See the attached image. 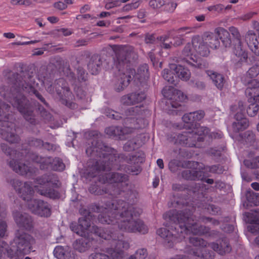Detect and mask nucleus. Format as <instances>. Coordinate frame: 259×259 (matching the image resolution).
Returning a JSON list of instances; mask_svg holds the SVG:
<instances>
[{
    "instance_id": "obj_38",
    "label": "nucleus",
    "mask_w": 259,
    "mask_h": 259,
    "mask_svg": "<svg viewBox=\"0 0 259 259\" xmlns=\"http://www.w3.org/2000/svg\"><path fill=\"white\" fill-rule=\"evenodd\" d=\"M259 74V66L254 65L251 67L247 72L246 75L243 77L249 79H253Z\"/></svg>"
},
{
    "instance_id": "obj_6",
    "label": "nucleus",
    "mask_w": 259,
    "mask_h": 259,
    "mask_svg": "<svg viewBox=\"0 0 259 259\" xmlns=\"http://www.w3.org/2000/svg\"><path fill=\"white\" fill-rule=\"evenodd\" d=\"M122 234L116 231L115 235L111 238L114 240L112 247L105 250L98 251L92 253L89 259H123V249H127L130 247L129 243L122 240ZM126 259H135V256L130 255Z\"/></svg>"
},
{
    "instance_id": "obj_11",
    "label": "nucleus",
    "mask_w": 259,
    "mask_h": 259,
    "mask_svg": "<svg viewBox=\"0 0 259 259\" xmlns=\"http://www.w3.org/2000/svg\"><path fill=\"white\" fill-rule=\"evenodd\" d=\"M229 32L223 28L215 29V33L206 32L203 34V40L207 46L212 49H217L220 46L219 37L226 48L229 47L231 40L229 38Z\"/></svg>"
},
{
    "instance_id": "obj_29",
    "label": "nucleus",
    "mask_w": 259,
    "mask_h": 259,
    "mask_svg": "<svg viewBox=\"0 0 259 259\" xmlns=\"http://www.w3.org/2000/svg\"><path fill=\"white\" fill-rule=\"evenodd\" d=\"M90 246L89 239L84 237L76 239L73 244L74 249L80 252L85 251Z\"/></svg>"
},
{
    "instance_id": "obj_58",
    "label": "nucleus",
    "mask_w": 259,
    "mask_h": 259,
    "mask_svg": "<svg viewBox=\"0 0 259 259\" xmlns=\"http://www.w3.org/2000/svg\"><path fill=\"white\" fill-rule=\"evenodd\" d=\"M168 165L169 169L172 172H175L179 166V162L177 160H172L169 162Z\"/></svg>"
},
{
    "instance_id": "obj_45",
    "label": "nucleus",
    "mask_w": 259,
    "mask_h": 259,
    "mask_svg": "<svg viewBox=\"0 0 259 259\" xmlns=\"http://www.w3.org/2000/svg\"><path fill=\"white\" fill-rule=\"evenodd\" d=\"M141 106H134V107H130L128 109H126L125 111V115L126 116H131L134 115L136 114H139L141 112L140 109Z\"/></svg>"
},
{
    "instance_id": "obj_10",
    "label": "nucleus",
    "mask_w": 259,
    "mask_h": 259,
    "mask_svg": "<svg viewBox=\"0 0 259 259\" xmlns=\"http://www.w3.org/2000/svg\"><path fill=\"white\" fill-rule=\"evenodd\" d=\"M10 109V106L8 105L0 103V117H2L0 119V126L2 127H0V133L6 141L10 143H15L18 141L19 138L13 132L14 124L6 120L3 122L1 121L3 117L8 119L7 115Z\"/></svg>"
},
{
    "instance_id": "obj_57",
    "label": "nucleus",
    "mask_w": 259,
    "mask_h": 259,
    "mask_svg": "<svg viewBox=\"0 0 259 259\" xmlns=\"http://www.w3.org/2000/svg\"><path fill=\"white\" fill-rule=\"evenodd\" d=\"M134 132V130L132 128L128 127H124L123 128L120 127L119 138H121L122 136L128 135Z\"/></svg>"
},
{
    "instance_id": "obj_27",
    "label": "nucleus",
    "mask_w": 259,
    "mask_h": 259,
    "mask_svg": "<svg viewBox=\"0 0 259 259\" xmlns=\"http://www.w3.org/2000/svg\"><path fill=\"white\" fill-rule=\"evenodd\" d=\"M242 81L244 84L247 85L245 94L246 96L252 97L253 90L259 88V81L255 79H249L246 77H242Z\"/></svg>"
},
{
    "instance_id": "obj_50",
    "label": "nucleus",
    "mask_w": 259,
    "mask_h": 259,
    "mask_svg": "<svg viewBox=\"0 0 259 259\" xmlns=\"http://www.w3.org/2000/svg\"><path fill=\"white\" fill-rule=\"evenodd\" d=\"M229 30L231 34L235 37V41L241 40V36L238 29L234 26L229 27Z\"/></svg>"
},
{
    "instance_id": "obj_35",
    "label": "nucleus",
    "mask_w": 259,
    "mask_h": 259,
    "mask_svg": "<svg viewBox=\"0 0 259 259\" xmlns=\"http://www.w3.org/2000/svg\"><path fill=\"white\" fill-rule=\"evenodd\" d=\"M246 197L248 202L255 205H259V194L254 193L251 190L247 191Z\"/></svg>"
},
{
    "instance_id": "obj_34",
    "label": "nucleus",
    "mask_w": 259,
    "mask_h": 259,
    "mask_svg": "<svg viewBox=\"0 0 259 259\" xmlns=\"http://www.w3.org/2000/svg\"><path fill=\"white\" fill-rule=\"evenodd\" d=\"M254 103L250 104L247 108V113L250 116H254L258 110L259 95L253 98Z\"/></svg>"
},
{
    "instance_id": "obj_3",
    "label": "nucleus",
    "mask_w": 259,
    "mask_h": 259,
    "mask_svg": "<svg viewBox=\"0 0 259 259\" xmlns=\"http://www.w3.org/2000/svg\"><path fill=\"white\" fill-rule=\"evenodd\" d=\"M30 82H26L24 80L25 84L22 81L15 83L11 87L10 92L5 87L0 88V94L5 99L9 100L14 107L16 108L19 112L24 116L26 120L31 124L35 123V118L33 114V107L29 102L22 94L21 90L26 92L33 91L35 82L29 78Z\"/></svg>"
},
{
    "instance_id": "obj_55",
    "label": "nucleus",
    "mask_w": 259,
    "mask_h": 259,
    "mask_svg": "<svg viewBox=\"0 0 259 259\" xmlns=\"http://www.w3.org/2000/svg\"><path fill=\"white\" fill-rule=\"evenodd\" d=\"M36 144H34L35 146H39L40 145H42V146L45 148L47 149L48 150H53V146L52 145H51L49 143H44L42 141L40 140H36L35 141Z\"/></svg>"
},
{
    "instance_id": "obj_18",
    "label": "nucleus",
    "mask_w": 259,
    "mask_h": 259,
    "mask_svg": "<svg viewBox=\"0 0 259 259\" xmlns=\"http://www.w3.org/2000/svg\"><path fill=\"white\" fill-rule=\"evenodd\" d=\"M193 135L190 132H185L174 136L171 142L175 144L186 145L189 147L196 146L195 140H193Z\"/></svg>"
},
{
    "instance_id": "obj_33",
    "label": "nucleus",
    "mask_w": 259,
    "mask_h": 259,
    "mask_svg": "<svg viewBox=\"0 0 259 259\" xmlns=\"http://www.w3.org/2000/svg\"><path fill=\"white\" fill-rule=\"evenodd\" d=\"M54 256L58 259H67L70 256V251L68 247L56 246L54 250Z\"/></svg>"
},
{
    "instance_id": "obj_64",
    "label": "nucleus",
    "mask_w": 259,
    "mask_h": 259,
    "mask_svg": "<svg viewBox=\"0 0 259 259\" xmlns=\"http://www.w3.org/2000/svg\"><path fill=\"white\" fill-rule=\"evenodd\" d=\"M155 37L153 35H147L145 37L146 44H152L155 41Z\"/></svg>"
},
{
    "instance_id": "obj_46",
    "label": "nucleus",
    "mask_w": 259,
    "mask_h": 259,
    "mask_svg": "<svg viewBox=\"0 0 259 259\" xmlns=\"http://www.w3.org/2000/svg\"><path fill=\"white\" fill-rule=\"evenodd\" d=\"M1 148L6 154L10 155L15 154V158L19 157V153H17L15 151L11 149L6 144H2L1 145Z\"/></svg>"
},
{
    "instance_id": "obj_32",
    "label": "nucleus",
    "mask_w": 259,
    "mask_h": 259,
    "mask_svg": "<svg viewBox=\"0 0 259 259\" xmlns=\"http://www.w3.org/2000/svg\"><path fill=\"white\" fill-rule=\"evenodd\" d=\"M233 52L240 58L241 61H245L247 58V53L243 48L241 40L235 41L233 47Z\"/></svg>"
},
{
    "instance_id": "obj_22",
    "label": "nucleus",
    "mask_w": 259,
    "mask_h": 259,
    "mask_svg": "<svg viewBox=\"0 0 259 259\" xmlns=\"http://www.w3.org/2000/svg\"><path fill=\"white\" fill-rule=\"evenodd\" d=\"M9 165L16 172L22 175L29 173L31 174L35 172V168L26 165L25 164L18 161L17 159H13L9 162Z\"/></svg>"
},
{
    "instance_id": "obj_9",
    "label": "nucleus",
    "mask_w": 259,
    "mask_h": 259,
    "mask_svg": "<svg viewBox=\"0 0 259 259\" xmlns=\"http://www.w3.org/2000/svg\"><path fill=\"white\" fill-rule=\"evenodd\" d=\"M148 68L146 64L140 66L136 73L133 69L127 70L125 72L120 75V78L115 84V89L116 91L120 92L128 85L132 78L141 81L148 78Z\"/></svg>"
},
{
    "instance_id": "obj_53",
    "label": "nucleus",
    "mask_w": 259,
    "mask_h": 259,
    "mask_svg": "<svg viewBox=\"0 0 259 259\" xmlns=\"http://www.w3.org/2000/svg\"><path fill=\"white\" fill-rule=\"evenodd\" d=\"M191 114H193L194 122L200 120L204 116V112L202 110L191 112Z\"/></svg>"
},
{
    "instance_id": "obj_17",
    "label": "nucleus",
    "mask_w": 259,
    "mask_h": 259,
    "mask_svg": "<svg viewBox=\"0 0 259 259\" xmlns=\"http://www.w3.org/2000/svg\"><path fill=\"white\" fill-rule=\"evenodd\" d=\"M239 111L235 115V121L232 123V129L234 132L238 133L245 130L249 125V121L242 113L243 109V103L239 102Z\"/></svg>"
},
{
    "instance_id": "obj_25",
    "label": "nucleus",
    "mask_w": 259,
    "mask_h": 259,
    "mask_svg": "<svg viewBox=\"0 0 259 259\" xmlns=\"http://www.w3.org/2000/svg\"><path fill=\"white\" fill-rule=\"evenodd\" d=\"M206 72L216 87L218 89L222 90L225 83L224 76L212 70H207Z\"/></svg>"
},
{
    "instance_id": "obj_31",
    "label": "nucleus",
    "mask_w": 259,
    "mask_h": 259,
    "mask_svg": "<svg viewBox=\"0 0 259 259\" xmlns=\"http://www.w3.org/2000/svg\"><path fill=\"white\" fill-rule=\"evenodd\" d=\"M209 132V130L206 127L204 126H198L196 127L192 132H190L191 134L193 135V140H195L198 141H202L204 140V138L207 136Z\"/></svg>"
},
{
    "instance_id": "obj_52",
    "label": "nucleus",
    "mask_w": 259,
    "mask_h": 259,
    "mask_svg": "<svg viewBox=\"0 0 259 259\" xmlns=\"http://www.w3.org/2000/svg\"><path fill=\"white\" fill-rule=\"evenodd\" d=\"M245 140L246 143H251L255 140V135L252 131H248L244 133Z\"/></svg>"
},
{
    "instance_id": "obj_14",
    "label": "nucleus",
    "mask_w": 259,
    "mask_h": 259,
    "mask_svg": "<svg viewBox=\"0 0 259 259\" xmlns=\"http://www.w3.org/2000/svg\"><path fill=\"white\" fill-rule=\"evenodd\" d=\"M116 53L117 61L119 65H123L132 60L136 58L137 54L131 46L111 47Z\"/></svg>"
},
{
    "instance_id": "obj_13",
    "label": "nucleus",
    "mask_w": 259,
    "mask_h": 259,
    "mask_svg": "<svg viewBox=\"0 0 259 259\" xmlns=\"http://www.w3.org/2000/svg\"><path fill=\"white\" fill-rule=\"evenodd\" d=\"M109 149L108 147H105V149L101 153L103 159L99 160L96 162V165L94 166V169H96L94 172L91 174L93 177L97 176L101 171H105L106 169L109 170L112 168H114L113 160H116V156L114 154H107L105 152L108 151Z\"/></svg>"
},
{
    "instance_id": "obj_20",
    "label": "nucleus",
    "mask_w": 259,
    "mask_h": 259,
    "mask_svg": "<svg viewBox=\"0 0 259 259\" xmlns=\"http://www.w3.org/2000/svg\"><path fill=\"white\" fill-rule=\"evenodd\" d=\"M14 218L16 223L20 228L30 229L32 227V219L26 213L16 212L14 214Z\"/></svg>"
},
{
    "instance_id": "obj_60",
    "label": "nucleus",
    "mask_w": 259,
    "mask_h": 259,
    "mask_svg": "<svg viewBox=\"0 0 259 259\" xmlns=\"http://www.w3.org/2000/svg\"><path fill=\"white\" fill-rule=\"evenodd\" d=\"M255 14H256V13L255 12H248L246 14L241 15L238 18L239 19L243 21H246L251 19Z\"/></svg>"
},
{
    "instance_id": "obj_26",
    "label": "nucleus",
    "mask_w": 259,
    "mask_h": 259,
    "mask_svg": "<svg viewBox=\"0 0 259 259\" xmlns=\"http://www.w3.org/2000/svg\"><path fill=\"white\" fill-rule=\"evenodd\" d=\"M102 64L101 57L94 55L92 57L88 65V69L92 74H96L99 71Z\"/></svg>"
},
{
    "instance_id": "obj_59",
    "label": "nucleus",
    "mask_w": 259,
    "mask_h": 259,
    "mask_svg": "<svg viewBox=\"0 0 259 259\" xmlns=\"http://www.w3.org/2000/svg\"><path fill=\"white\" fill-rule=\"evenodd\" d=\"M192 115L193 114H191V112L185 114L182 117L183 121L187 123H192L194 122V119H193Z\"/></svg>"
},
{
    "instance_id": "obj_23",
    "label": "nucleus",
    "mask_w": 259,
    "mask_h": 259,
    "mask_svg": "<svg viewBox=\"0 0 259 259\" xmlns=\"http://www.w3.org/2000/svg\"><path fill=\"white\" fill-rule=\"evenodd\" d=\"M146 96L143 92L133 93L124 96L121 98V103L125 105H131L141 103L145 100Z\"/></svg>"
},
{
    "instance_id": "obj_30",
    "label": "nucleus",
    "mask_w": 259,
    "mask_h": 259,
    "mask_svg": "<svg viewBox=\"0 0 259 259\" xmlns=\"http://www.w3.org/2000/svg\"><path fill=\"white\" fill-rule=\"evenodd\" d=\"M31 158L33 161L39 164L41 169L51 168L52 158L50 157H42L33 154L31 156Z\"/></svg>"
},
{
    "instance_id": "obj_28",
    "label": "nucleus",
    "mask_w": 259,
    "mask_h": 259,
    "mask_svg": "<svg viewBox=\"0 0 259 259\" xmlns=\"http://www.w3.org/2000/svg\"><path fill=\"white\" fill-rule=\"evenodd\" d=\"M183 178L188 180H202L204 177L203 172L200 170L186 169L182 172Z\"/></svg>"
},
{
    "instance_id": "obj_40",
    "label": "nucleus",
    "mask_w": 259,
    "mask_h": 259,
    "mask_svg": "<svg viewBox=\"0 0 259 259\" xmlns=\"http://www.w3.org/2000/svg\"><path fill=\"white\" fill-rule=\"evenodd\" d=\"M132 255L135 256V259H145L148 256V252L146 248H141L138 249L135 253Z\"/></svg>"
},
{
    "instance_id": "obj_12",
    "label": "nucleus",
    "mask_w": 259,
    "mask_h": 259,
    "mask_svg": "<svg viewBox=\"0 0 259 259\" xmlns=\"http://www.w3.org/2000/svg\"><path fill=\"white\" fill-rule=\"evenodd\" d=\"M54 176L45 175L36 179L34 187L40 195L55 199L59 197L58 192L54 189L49 188L51 185L56 184L54 182Z\"/></svg>"
},
{
    "instance_id": "obj_1",
    "label": "nucleus",
    "mask_w": 259,
    "mask_h": 259,
    "mask_svg": "<svg viewBox=\"0 0 259 259\" xmlns=\"http://www.w3.org/2000/svg\"><path fill=\"white\" fill-rule=\"evenodd\" d=\"M193 207L186 206L182 210H174L163 215L164 219L171 224V232L166 228H160L156 233L164 241V245L168 248L174 246L177 242L189 238V242L193 245V254L205 259H212L214 253L212 251L207 252V242L203 239L196 236L188 237L190 233L196 235H203L208 233V227L200 226L193 220L192 212Z\"/></svg>"
},
{
    "instance_id": "obj_2",
    "label": "nucleus",
    "mask_w": 259,
    "mask_h": 259,
    "mask_svg": "<svg viewBox=\"0 0 259 259\" xmlns=\"http://www.w3.org/2000/svg\"><path fill=\"white\" fill-rule=\"evenodd\" d=\"M96 209L100 213L98 221L102 224L117 226L121 231L125 232H139L143 234L148 232V227L143 222L134 218L140 214L142 210L123 201L102 203L96 207Z\"/></svg>"
},
{
    "instance_id": "obj_24",
    "label": "nucleus",
    "mask_w": 259,
    "mask_h": 259,
    "mask_svg": "<svg viewBox=\"0 0 259 259\" xmlns=\"http://www.w3.org/2000/svg\"><path fill=\"white\" fill-rule=\"evenodd\" d=\"M171 69L174 70L176 74V77L183 80H188L190 77L191 73L190 71L183 66L172 64L170 67Z\"/></svg>"
},
{
    "instance_id": "obj_15",
    "label": "nucleus",
    "mask_w": 259,
    "mask_h": 259,
    "mask_svg": "<svg viewBox=\"0 0 259 259\" xmlns=\"http://www.w3.org/2000/svg\"><path fill=\"white\" fill-rule=\"evenodd\" d=\"M47 88L48 91L51 93L54 92V88H55L56 92L62 100H67L71 99L72 94L70 92L67 82L63 78L58 79L53 88L52 85Z\"/></svg>"
},
{
    "instance_id": "obj_8",
    "label": "nucleus",
    "mask_w": 259,
    "mask_h": 259,
    "mask_svg": "<svg viewBox=\"0 0 259 259\" xmlns=\"http://www.w3.org/2000/svg\"><path fill=\"white\" fill-rule=\"evenodd\" d=\"M80 214L83 216L78 220V225L76 223H72L70 225V228L72 231L76 234L82 236L85 231L89 230L91 233L103 238L105 240H110L115 235V232L107 233L103 229L98 228L96 226H91V221L92 219V216L90 212L88 210L81 208L79 210Z\"/></svg>"
},
{
    "instance_id": "obj_61",
    "label": "nucleus",
    "mask_w": 259,
    "mask_h": 259,
    "mask_svg": "<svg viewBox=\"0 0 259 259\" xmlns=\"http://www.w3.org/2000/svg\"><path fill=\"white\" fill-rule=\"evenodd\" d=\"M248 230L252 233H255L259 231V225L252 224L248 227Z\"/></svg>"
},
{
    "instance_id": "obj_36",
    "label": "nucleus",
    "mask_w": 259,
    "mask_h": 259,
    "mask_svg": "<svg viewBox=\"0 0 259 259\" xmlns=\"http://www.w3.org/2000/svg\"><path fill=\"white\" fill-rule=\"evenodd\" d=\"M163 78L168 82L171 84H175L177 79L176 76H175L174 72L168 69H164L162 71Z\"/></svg>"
},
{
    "instance_id": "obj_4",
    "label": "nucleus",
    "mask_w": 259,
    "mask_h": 259,
    "mask_svg": "<svg viewBox=\"0 0 259 259\" xmlns=\"http://www.w3.org/2000/svg\"><path fill=\"white\" fill-rule=\"evenodd\" d=\"M12 185L23 199L27 201L28 208L33 213L44 217L51 215L50 207L47 202L31 199L34 193L31 184L28 182L22 183L19 180H14L12 181Z\"/></svg>"
},
{
    "instance_id": "obj_41",
    "label": "nucleus",
    "mask_w": 259,
    "mask_h": 259,
    "mask_svg": "<svg viewBox=\"0 0 259 259\" xmlns=\"http://www.w3.org/2000/svg\"><path fill=\"white\" fill-rule=\"evenodd\" d=\"M119 127L116 126H111L108 128H106L105 130V132L107 135L109 136L113 137H119Z\"/></svg>"
},
{
    "instance_id": "obj_44",
    "label": "nucleus",
    "mask_w": 259,
    "mask_h": 259,
    "mask_svg": "<svg viewBox=\"0 0 259 259\" xmlns=\"http://www.w3.org/2000/svg\"><path fill=\"white\" fill-rule=\"evenodd\" d=\"M149 5L150 7L153 9L160 8L164 5L166 0H148Z\"/></svg>"
},
{
    "instance_id": "obj_49",
    "label": "nucleus",
    "mask_w": 259,
    "mask_h": 259,
    "mask_svg": "<svg viewBox=\"0 0 259 259\" xmlns=\"http://www.w3.org/2000/svg\"><path fill=\"white\" fill-rule=\"evenodd\" d=\"M168 90H170L171 92L174 93V99L177 100L176 96H178V98L179 101H184L186 100V96L181 91H174V92L173 89H170L169 88H168Z\"/></svg>"
},
{
    "instance_id": "obj_7",
    "label": "nucleus",
    "mask_w": 259,
    "mask_h": 259,
    "mask_svg": "<svg viewBox=\"0 0 259 259\" xmlns=\"http://www.w3.org/2000/svg\"><path fill=\"white\" fill-rule=\"evenodd\" d=\"M209 53V49L204 40L196 37L192 39V44L189 43L185 47L182 52V60L190 65L201 68L200 59L197 54L206 56Z\"/></svg>"
},
{
    "instance_id": "obj_63",
    "label": "nucleus",
    "mask_w": 259,
    "mask_h": 259,
    "mask_svg": "<svg viewBox=\"0 0 259 259\" xmlns=\"http://www.w3.org/2000/svg\"><path fill=\"white\" fill-rule=\"evenodd\" d=\"M55 7L59 10H64L66 8V4L64 2H59L54 4Z\"/></svg>"
},
{
    "instance_id": "obj_5",
    "label": "nucleus",
    "mask_w": 259,
    "mask_h": 259,
    "mask_svg": "<svg viewBox=\"0 0 259 259\" xmlns=\"http://www.w3.org/2000/svg\"><path fill=\"white\" fill-rule=\"evenodd\" d=\"M2 243L0 251L4 253L7 252L10 259H23L25 255L28 254L32 251L35 239L28 233L18 232L11 242L9 249L5 242H2Z\"/></svg>"
},
{
    "instance_id": "obj_42",
    "label": "nucleus",
    "mask_w": 259,
    "mask_h": 259,
    "mask_svg": "<svg viewBox=\"0 0 259 259\" xmlns=\"http://www.w3.org/2000/svg\"><path fill=\"white\" fill-rule=\"evenodd\" d=\"M248 217L251 224L259 225V210H254L248 214Z\"/></svg>"
},
{
    "instance_id": "obj_39",
    "label": "nucleus",
    "mask_w": 259,
    "mask_h": 259,
    "mask_svg": "<svg viewBox=\"0 0 259 259\" xmlns=\"http://www.w3.org/2000/svg\"><path fill=\"white\" fill-rule=\"evenodd\" d=\"M246 166L250 168H256L259 167V156L255 157L251 160L246 159L244 161Z\"/></svg>"
},
{
    "instance_id": "obj_47",
    "label": "nucleus",
    "mask_w": 259,
    "mask_h": 259,
    "mask_svg": "<svg viewBox=\"0 0 259 259\" xmlns=\"http://www.w3.org/2000/svg\"><path fill=\"white\" fill-rule=\"evenodd\" d=\"M167 0H166V2L164 3V9L168 12H172L174 11L175 9L177 6V4L173 2H168L166 3Z\"/></svg>"
},
{
    "instance_id": "obj_62",
    "label": "nucleus",
    "mask_w": 259,
    "mask_h": 259,
    "mask_svg": "<svg viewBox=\"0 0 259 259\" xmlns=\"http://www.w3.org/2000/svg\"><path fill=\"white\" fill-rule=\"evenodd\" d=\"M202 221L205 223H211L213 225H218L219 224L218 221L209 218H203Z\"/></svg>"
},
{
    "instance_id": "obj_21",
    "label": "nucleus",
    "mask_w": 259,
    "mask_h": 259,
    "mask_svg": "<svg viewBox=\"0 0 259 259\" xmlns=\"http://www.w3.org/2000/svg\"><path fill=\"white\" fill-rule=\"evenodd\" d=\"M245 40L250 50L259 56V42L256 34L253 30H248L245 35Z\"/></svg>"
},
{
    "instance_id": "obj_48",
    "label": "nucleus",
    "mask_w": 259,
    "mask_h": 259,
    "mask_svg": "<svg viewBox=\"0 0 259 259\" xmlns=\"http://www.w3.org/2000/svg\"><path fill=\"white\" fill-rule=\"evenodd\" d=\"M7 224L3 220H0V238L4 237L7 231Z\"/></svg>"
},
{
    "instance_id": "obj_54",
    "label": "nucleus",
    "mask_w": 259,
    "mask_h": 259,
    "mask_svg": "<svg viewBox=\"0 0 259 259\" xmlns=\"http://www.w3.org/2000/svg\"><path fill=\"white\" fill-rule=\"evenodd\" d=\"M224 9V6L222 4H218L214 6H211L207 7V10L211 12H221Z\"/></svg>"
},
{
    "instance_id": "obj_56",
    "label": "nucleus",
    "mask_w": 259,
    "mask_h": 259,
    "mask_svg": "<svg viewBox=\"0 0 259 259\" xmlns=\"http://www.w3.org/2000/svg\"><path fill=\"white\" fill-rule=\"evenodd\" d=\"M160 40L163 42L161 45V47L162 48L168 49H170L172 46H173V43L171 41L169 42H165V41L167 40V37L166 36L160 37Z\"/></svg>"
},
{
    "instance_id": "obj_51",
    "label": "nucleus",
    "mask_w": 259,
    "mask_h": 259,
    "mask_svg": "<svg viewBox=\"0 0 259 259\" xmlns=\"http://www.w3.org/2000/svg\"><path fill=\"white\" fill-rule=\"evenodd\" d=\"M77 78L79 81H85L87 78V73L81 67H79L77 70Z\"/></svg>"
},
{
    "instance_id": "obj_19",
    "label": "nucleus",
    "mask_w": 259,
    "mask_h": 259,
    "mask_svg": "<svg viewBox=\"0 0 259 259\" xmlns=\"http://www.w3.org/2000/svg\"><path fill=\"white\" fill-rule=\"evenodd\" d=\"M210 248L221 255L229 253L232 247L226 238L218 240L215 242L209 244Z\"/></svg>"
},
{
    "instance_id": "obj_16",
    "label": "nucleus",
    "mask_w": 259,
    "mask_h": 259,
    "mask_svg": "<svg viewBox=\"0 0 259 259\" xmlns=\"http://www.w3.org/2000/svg\"><path fill=\"white\" fill-rule=\"evenodd\" d=\"M110 169H109V170ZM108 170L105 171H101L99 173L102 172L104 175L101 177L100 175L99 181L102 183H108L110 184L118 183L123 184V185L127 186L126 181L128 180V177L124 174H121L118 172H110L106 173V172Z\"/></svg>"
},
{
    "instance_id": "obj_43",
    "label": "nucleus",
    "mask_w": 259,
    "mask_h": 259,
    "mask_svg": "<svg viewBox=\"0 0 259 259\" xmlns=\"http://www.w3.org/2000/svg\"><path fill=\"white\" fill-rule=\"evenodd\" d=\"M140 3L138 1L135 2H133L131 4L125 5L122 8V11L128 12L133 10H135L139 7Z\"/></svg>"
},
{
    "instance_id": "obj_37",
    "label": "nucleus",
    "mask_w": 259,
    "mask_h": 259,
    "mask_svg": "<svg viewBox=\"0 0 259 259\" xmlns=\"http://www.w3.org/2000/svg\"><path fill=\"white\" fill-rule=\"evenodd\" d=\"M51 168L54 170L62 171L65 168V165L59 158L52 159Z\"/></svg>"
}]
</instances>
